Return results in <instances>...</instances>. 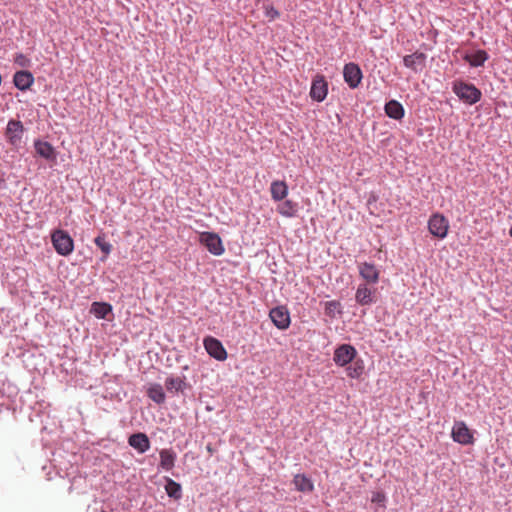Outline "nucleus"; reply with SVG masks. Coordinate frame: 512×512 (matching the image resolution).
<instances>
[{"instance_id": "nucleus-34", "label": "nucleus", "mask_w": 512, "mask_h": 512, "mask_svg": "<svg viewBox=\"0 0 512 512\" xmlns=\"http://www.w3.org/2000/svg\"><path fill=\"white\" fill-rule=\"evenodd\" d=\"M16 131H17V130H12V129L7 130V132H8L9 134H11V133H13V132H16Z\"/></svg>"}, {"instance_id": "nucleus-13", "label": "nucleus", "mask_w": 512, "mask_h": 512, "mask_svg": "<svg viewBox=\"0 0 512 512\" xmlns=\"http://www.w3.org/2000/svg\"><path fill=\"white\" fill-rule=\"evenodd\" d=\"M13 82L18 89L24 91L29 89L34 83V77L30 71L21 70L14 74Z\"/></svg>"}, {"instance_id": "nucleus-2", "label": "nucleus", "mask_w": 512, "mask_h": 512, "mask_svg": "<svg viewBox=\"0 0 512 512\" xmlns=\"http://www.w3.org/2000/svg\"><path fill=\"white\" fill-rule=\"evenodd\" d=\"M53 246L58 254L67 256L72 253L74 244L72 238L62 230H56L51 236Z\"/></svg>"}, {"instance_id": "nucleus-27", "label": "nucleus", "mask_w": 512, "mask_h": 512, "mask_svg": "<svg viewBox=\"0 0 512 512\" xmlns=\"http://www.w3.org/2000/svg\"><path fill=\"white\" fill-rule=\"evenodd\" d=\"M165 491L169 497L176 500L182 496L181 485L170 478H166Z\"/></svg>"}, {"instance_id": "nucleus-11", "label": "nucleus", "mask_w": 512, "mask_h": 512, "mask_svg": "<svg viewBox=\"0 0 512 512\" xmlns=\"http://www.w3.org/2000/svg\"><path fill=\"white\" fill-rule=\"evenodd\" d=\"M426 55L423 52H414L406 55L403 58V64L406 68H409L415 72L422 70L425 66Z\"/></svg>"}, {"instance_id": "nucleus-5", "label": "nucleus", "mask_w": 512, "mask_h": 512, "mask_svg": "<svg viewBox=\"0 0 512 512\" xmlns=\"http://www.w3.org/2000/svg\"><path fill=\"white\" fill-rule=\"evenodd\" d=\"M199 241L213 255L220 256L225 251L221 238L214 232H202Z\"/></svg>"}, {"instance_id": "nucleus-24", "label": "nucleus", "mask_w": 512, "mask_h": 512, "mask_svg": "<svg viewBox=\"0 0 512 512\" xmlns=\"http://www.w3.org/2000/svg\"><path fill=\"white\" fill-rule=\"evenodd\" d=\"M186 383L181 377H168L165 381V387L170 393L183 391Z\"/></svg>"}, {"instance_id": "nucleus-12", "label": "nucleus", "mask_w": 512, "mask_h": 512, "mask_svg": "<svg viewBox=\"0 0 512 512\" xmlns=\"http://www.w3.org/2000/svg\"><path fill=\"white\" fill-rule=\"evenodd\" d=\"M128 443L141 454L150 449V440L148 436L142 432L132 434L128 438Z\"/></svg>"}, {"instance_id": "nucleus-18", "label": "nucleus", "mask_w": 512, "mask_h": 512, "mask_svg": "<svg viewBox=\"0 0 512 512\" xmlns=\"http://www.w3.org/2000/svg\"><path fill=\"white\" fill-rule=\"evenodd\" d=\"M489 55L485 50H477L475 53L468 54L466 53L463 56V60L469 63L472 67H480L483 66L484 63L488 60Z\"/></svg>"}, {"instance_id": "nucleus-32", "label": "nucleus", "mask_w": 512, "mask_h": 512, "mask_svg": "<svg viewBox=\"0 0 512 512\" xmlns=\"http://www.w3.org/2000/svg\"><path fill=\"white\" fill-rule=\"evenodd\" d=\"M8 129H11V128H23L21 122L19 121H15V120H10L7 124V127Z\"/></svg>"}, {"instance_id": "nucleus-7", "label": "nucleus", "mask_w": 512, "mask_h": 512, "mask_svg": "<svg viewBox=\"0 0 512 512\" xmlns=\"http://www.w3.org/2000/svg\"><path fill=\"white\" fill-rule=\"evenodd\" d=\"M343 77L347 85L351 89H355L361 83L363 74L358 64L350 62L344 66Z\"/></svg>"}, {"instance_id": "nucleus-1", "label": "nucleus", "mask_w": 512, "mask_h": 512, "mask_svg": "<svg viewBox=\"0 0 512 512\" xmlns=\"http://www.w3.org/2000/svg\"><path fill=\"white\" fill-rule=\"evenodd\" d=\"M452 90L461 101L469 105L477 103L482 96L481 91L474 84L462 80L455 81Z\"/></svg>"}, {"instance_id": "nucleus-16", "label": "nucleus", "mask_w": 512, "mask_h": 512, "mask_svg": "<svg viewBox=\"0 0 512 512\" xmlns=\"http://www.w3.org/2000/svg\"><path fill=\"white\" fill-rule=\"evenodd\" d=\"M295 489L303 493H311L314 491L312 480L305 474H296L293 478Z\"/></svg>"}, {"instance_id": "nucleus-21", "label": "nucleus", "mask_w": 512, "mask_h": 512, "mask_svg": "<svg viewBox=\"0 0 512 512\" xmlns=\"http://www.w3.org/2000/svg\"><path fill=\"white\" fill-rule=\"evenodd\" d=\"M36 152L47 160H55L56 154L54 148L48 142L36 141L35 142Z\"/></svg>"}, {"instance_id": "nucleus-28", "label": "nucleus", "mask_w": 512, "mask_h": 512, "mask_svg": "<svg viewBox=\"0 0 512 512\" xmlns=\"http://www.w3.org/2000/svg\"><path fill=\"white\" fill-rule=\"evenodd\" d=\"M324 311L327 316L334 319L342 313L341 303L337 300L327 301L325 302Z\"/></svg>"}, {"instance_id": "nucleus-30", "label": "nucleus", "mask_w": 512, "mask_h": 512, "mask_svg": "<svg viewBox=\"0 0 512 512\" xmlns=\"http://www.w3.org/2000/svg\"><path fill=\"white\" fill-rule=\"evenodd\" d=\"M265 15L270 20H274L279 17L280 13L273 6L267 5V6H265Z\"/></svg>"}, {"instance_id": "nucleus-8", "label": "nucleus", "mask_w": 512, "mask_h": 512, "mask_svg": "<svg viewBox=\"0 0 512 512\" xmlns=\"http://www.w3.org/2000/svg\"><path fill=\"white\" fill-rule=\"evenodd\" d=\"M269 317L273 324L280 330H285L290 326V314L285 306H278L271 309Z\"/></svg>"}, {"instance_id": "nucleus-29", "label": "nucleus", "mask_w": 512, "mask_h": 512, "mask_svg": "<svg viewBox=\"0 0 512 512\" xmlns=\"http://www.w3.org/2000/svg\"><path fill=\"white\" fill-rule=\"evenodd\" d=\"M94 242L104 253V257L102 258V261H104L106 259V257L110 254V252L112 250V245L105 240L104 235L97 236L95 238Z\"/></svg>"}, {"instance_id": "nucleus-19", "label": "nucleus", "mask_w": 512, "mask_h": 512, "mask_svg": "<svg viewBox=\"0 0 512 512\" xmlns=\"http://www.w3.org/2000/svg\"><path fill=\"white\" fill-rule=\"evenodd\" d=\"M355 299L360 305H370L374 302L373 292L367 285L361 284L357 288Z\"/></svg>"}, {"instance_id": "nucleus-25", "label": "nucleus", "mask_w": 512, "mask_h": 512, "mask_svg": "<svg viewBox=\"0 0 512 512\" xmlns=\"http://www.w3.org/2000/svg\"><path fill=\"white\" fill-rule=\"evenodd\" d=\"M148 397L156 402L157 404H162L165 401V393L160 384H153L147 390Z\"/></svg>"}, {"instance_id": "nucleus-17", "label": "nucleus", "mask_w": 512, "mask_h": 512, "mask_svg": "<svg viewBox=\"0 0 512 512\" xmlns=\"http://www.w3.org/2000/svg\"><path fill=\"white\" fill-rule=\"evenodd\" d=\"M271 198L274 201H282L288 195V186L284 181H273L270 186Z\"/></svg>"}, {"instance_id": "nucleus-20", "label": "nucleus", "mask_w": 512, "mask_h": 512, "mask_svg": "<svg viewBox=\"0 0 512 512\" xmlns=\"http://www.w3.org/2000/svg\"><path fill=\"white\" fill-rule=\"evenodd\" d=\"M277 212L287 218L295 217L298 212V204L292 200H285L277 206Z\"/></svg>"}, {"instance_id": "nucleus-6", "label": "nucleus", "mask_w": 512, "mask_h": 512, "mask_svg": "<svg viewBox=\"0 0 512 512\" xmlns=\"http://www.w3.org/2000/svg\"><path fill=\"white\" fill-rule=\"evenodd\" d=\"M452 439L462 445H470L474 443V436L465 422L456 421L451 432Z\"/></svg>"}, {"instance_id": "nucleus-14", "label": "nucleus", "mask_w": 512, "mask_h": 512, "mask_svg": "<svg viewBox=\"0 0 512 512\" xmlns=\"http://www.w3.org/2000/svg\"><path fill=\"white\" fill-rule=\"evenodd\" d=\"M359 273L361 277L369 283H377L379 280V271L375 265L371 263H361L359 265Z\"/></svg>"}, {"instance_id": "nucleus-23", "label": "nucleus", "mask_w": 512, "mask_h": 512, "mask_svg": "<svg viewBox=\"0 0 512 512\" xmlns=\"http://www.w3.org/2000/svg\"><path fill=\"white\" fill-rule=\"evenodd\" d=\"M385 112L393 119H400L404 115L403 106L396 100H391L385 105Z\"/></svg>"}, {"instance_id": "nucleus-31", "label": "nucleus", "mask_w": 512, "mask_h": 512, "mask_svg": "<svg viewBox=\"0 0 512 512\" xmlns=\"http://www.w3.org/2000/svg\"><path fill=\"white\" fill-rule=\"evenodd\" d=\"M28 62V59L23 54H17L15 57V63L19 64L20 66H26Z\"/></svg>"}, {"instance_id": "nucleus-9", "label": "nucleus", "mask_w": 512, "mask_h": 512, "mask_svg": "<svg viewBox=\"0 0 512 512\" xmlns=\"http://www.w3.org/2000/svg\"><path fill=\"white\" fill-rule=\"evenodd\" d=\"M328 94V83L323 75H317L312 80L310 88V97L317 101L322 102Z\"/></svg>"}, {"instance_id": "nucleus-10", "label": "nucleus", "mask_w": 512, "mask_h": 512, "mask_svg": "<svg viewBox=\"0 0 512 512\" xmlns=\"http://www.w3.org/2000/svg\"><path fill=\"white\" fill-rule=\"evenodd\" d=\"M204 347L211 357L219 361H224L227 358V352L222 343L214 337H206Z\"/></svg>"}, {"instance_id": "nucleus-22", "label": "nucleus", "mask_w": 512, "mask_h": 512, "mask_svg": "<svg viewBox=\"0 0 512 512\" xmlns=\"http://www.w3.org/2000/svg\"><path fill=\"white\" fill-rule=\"evenodd\" d=\"M364 361L362 359L353 360L349 366L346 367V374L352 379L360 378L364 373Z\"/></svg>"}, {"instance_id": "nucleus-35", "label": "nucleus", "mask_w": 512, "mask_h": 512, "mask_svg": "<svg viewBox=\"0 0 512 512\" xmlns=\"http://www.w3.org/2000/svg\"><path fill=\"white\" fill-rule=\"evenodd\" d=\"M510 235H511V237H512V228L510 229Z\"/></svg>"}, {"instance_id": "nucleus-3", "label": "nucleus", "mask_w": 512, "mask_h": 512, "mask_svg": "<svg viewBox=\"0 0 512 512\" xmlns=\"http://www.w3.org/2000/svg\"><path fill=\"white\" fill-rule=\"evenodd\" d=\"M357 356V350L350 344L339 345L333 354V361L337 366L345 367Z\"/></svg>"}, {"instance_id": "nucleus-26", "label": "nucleus", "mask_w": 512, "mask_h": 512, "mask_svg": "<svg viewBox=\"0 0 512 512\" xmlns=\"http://www.w3.org/2000/svg\"><path fill=\"white\" fill-rule=\"evenodd\" d=\"M91 312L99 319H105L109 313L112 312V307L108 303L94 302L91 307Z\"/></svg>"}, {"instance_id": "nucleus-15", "label": "nucleus", "mask_w": 512, "mask_h": 512, "mask_svg": "<svg viewBox=\"0 0 512 512\" xmlns=\"http://www.w3.org/2000/svg\"><path fill=\"white\" fill-rule=\"evenodd\" d=\"M160 456V468L165 471H170L175 466L176 453L172 449H162L159 452Z\"/></svg>"}, {"instance_id": "nucleus-33", "label": "nucleus", "mask_w": 512, "mask_h": 512, "mask_svg": "<svg viewBox=\"0 0 512 512\" xmlns=\"http://www.w3.org/2000/svg\"><path fill=\"white\" fill-rule=\"evenodd\" d=\"M382 500H384V495H383V494H380V493H377V494L373 497V499H372V501H373V502H375V501H382Z\"/></svg>"}, {"instance_id": "nucleus-4", "label": "nucleus", "mask_w": 512, "mask_h": 512, "mask_svg": "<svg viewBox=\"0 0 512 512\" xmlns=\"http://www.w3.org/2000/svg\"><path fill=\"white\" fill-rule=\"evenodd\" d=\"M428 229L433 236L443 239L447 236L449 222L444 215L435 213L428 221Z\"/></svg>"}]
</instances>
